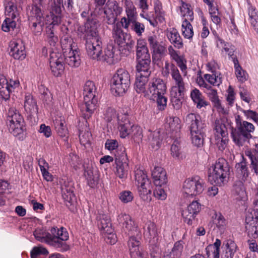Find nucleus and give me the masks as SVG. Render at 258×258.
Wrapping results in <instances>:
<instances>
[{"mask_svg": "<svg viewBox=\"0 0 258 258\" xmlns=\"http://www.w3.org/2000/svg\"><path fill=\"white\" fill-rule=\"evenodd\" d=\"M39 165L44 178L47 181H52V177L47 170L48 164L46 163L45 160H40L39 161Z\"/></svg>", "mask_w": 258, "mask_h": 258, "instance_id": "nucleus-59", "label": "nucleus"}, {"mask_svg": "<svg viewBox=\"0 0 258 258\" xmlns=\"http://www.w3.org/2000/svg\"><path fill=\"white\" fill-rule=\"evenodd\" d=\"M181 31L185 38H191L194 35L192 26L186 19H184L182 22Z\"/></svg>", "mask_w": 258, "mask_h": 258, "instance_id": "nucleus-46", "label": "nucleus"}, {"mask_svg": "<svg viewBox=\"0 0 258 258\" xmlns=\"http://www.w3.org/2000/svg\"><path fill=\"white\" fill-rule=\"evenodd\" d=\"M62 56L66 63L71 67H78L80 64L79 51L76 48L64 51Z\"/></svg>", "mask_w": 258, "mask_h": 258, "instance_id": "nucleus-21", "label": "nucleus"}, {"mask_svg": "<svg viewBox=\"0 0 258 258\" xmlns=\"http://www.w3.org/2000/svg\"><path fill=\"white\" fill-rule=\"evenodd\" d=\"M53 123L57 134L60 137L67 138L69 133L64 118L61 116L57 117L54 120Z\"/></svg>", "mask_w": 258, "mask_h": 258, "instance_id": "nucleus-31", "label": "nucleus"}, {"mask_svg": "<svg viewBox=\"0 0 258 258\" xmlns=\"http://www.w3.org/2000/svg\"><path fill=\"white\" fill-rule=\"evenodd\" d=\"M214 131L215 137H225V136H228V133L225 125L219 120L215 121Z\"/></svg>", "mask_w": 258, "mask_h": 258, "instance_id": "nucleus-48", "label": "nucleus"}, {"mask_svg": "<svg viewBox=\"0 0 258 258\" xmlns=\"http://www.w3.org/2000/svg\"><path fill=\"white\" fill-rule=\"evenodd\" d=\"M112 35L115 42L119 45L124 46L132 44L131 35L123 31L120 24H115L113 26Z\"/></svg>", "mask_w": 258, "mask_h": 258, "instance_id": "nucleus-16", "label": "nucleus"}, {"mask_svg": "<svg viewBox=\"0 0 258 258\" xmlns=\"http://www.w3.org/2000/svg\"><path fill=\"white\" fill-rule=\"evenodd\" d=\"M131 85V76L126 70L118 69L111 80V91L116 96L123 95Z\"/></svg>", "mask_w": 258, "mask_h": 258, "instance_id": "nucleus-6", "label": "nucleus"}, {"mask_svg": "<svg viewBox=\"0 0 258 258\" xmlns=\"http://www.w3.org/2000/svg\"><path fill=\"white\" fill-rule=\"evenodd\" d=\"M24 107L25 111L30 115L37 114L38 112L36 102L29 93L25 95Z\"/></svg>", "mask_w": 258, "mask_h": 258, "instance_id": "nucleus-27", "label": "nucleus"}, {"mask_svg": "<svg viewBox=\"0 0 258 258\" xmlns=\"http://www.w3.org/2000/svg\"><path fill=\"white\" fill-rule=\"evenodd\" d=\"M241 161L235 165L236 171L238 177L242 181H245L249 176V172L246 159L241 156Z\"/></svg>", "mask_w": 258, "mask_h": 258, "instance_id": "nucleus-29", "label": "nucleus"}, {"mask_svg": "<svg viewBox=\"0 0 258 258\" xmlns=\"http://www.w3.org/2000/svg\"><path fill=\"white\" fill-rule=\"evenodd\" d=\"M205 79L211 85L219 86L222 82V77L220 73L205 74Z\"/></svg>", "mask_w": 258, "mask_h": 258, "instance_id": "nucleus-47", "label": "nucleus"}, {"mask_svg": "<svg viewBox=\"0 0 258 258\" xmlns=\"http://www.w3.org/2000/svg\"><path fill=\"white\" fill-rule=\"evenodd\" d=\"M130 135L135 142L139 143L143 137L142 128L138 125H133Z\"/></svg>", "mask_w": 258, "mask_h": 258, "instance_id": "nucleus-53", "label": "nucleus"}, {"mask_svg": "<svg viewBox=\"0 0 258 258\" xmlns=\"http://www.w3.org/2000/svg\"><path fill=\"white\" fill-rule=\"evenodd\" d=\"M85 175L86 176L88 185L91 187H95L99 182V175L96 168L92 166H88L85 169Z\"/></svg>", "mask_w": 258, "mask_h": 258, "instance_id": "nucleus-28", "label": "nucleus"}, {"mask_svg": "<svg viewBox=\"0 0 258 258\" xmlns=\"http://www.w3.org/2000/svg\"><path fill=\"white\" fill-rule=\"evenodd\" d=\"M123 121L119 122V130L120 132V137L124 138L128 135H130L132 131V127L133 125L131 124L130 121L124 117Z\"/></svg>", "mask_w": 258, "mask_h": 258, "instance_id": "nucleus-40", "label": "nucleus"}, {"mask_svg": "<svg viewBox=\"0 0 258 258\" xmlns=\"http://www.w3.org/2000/svg\"><path fill=\"white\" fill-rule=\"evenodd\" d=\"M136 54L137 59L150 57L146 43L144 40L139 39L138 40Z\"/></svg>", "mask_w": 258, "mask_h": 258, "instance_id": "nucleus-34", "label": "nucleus"}, {"mask_svg": "<svg viewBox=\"0 0 258 258\" xmlns=\"http://www.w3.org/2000/svg\"><path fill=\"white\" fill-rule=\"evenodd\" d=\"M97 224L101 234L105 232H110L112 228L109 216L104 213H99L97 216Z\"/></svg>", "mask_w": 258, "mask_h": 258, "instance_id": "nucleus-25", "label": "nucleus"}, {"mask_svg": "<svg viewBox=\"0 0 258 258\" xmlns=\"http://www.w3.org/2000/svg\"><path fill=\"white\" fill-rule=\"evenodd\" d=\"M244 153L245 155L250 160V168L251 171H253L254 173L258 176V159L253 155L252 152L250 149H246Z\"/></svg>", "mask_w": 258, "mask_h": 258, "instance_id": "nucleus-49", "label": "nucleus"}, {"mask_svg": "<svg viewBox=\"0 0 258 258\" xmlns=\"http://www.w3.org/2000/svg\"><path fill=\"white\" fill-rule=\"evenodd\" d=\"M185 121L189 125L192 144L197 148L202 147L204 144V129L206 125L202 121L200 116L195 113H189L186 116Z\"/></svg>", "mask_w": 258, "mask_h": 258, "instance_id": "nucleus-3", "label": "nucleus"}, {"mask_svg": "<svg viewBox=\"0 0 258 258\" xmlns=\"http://www.w3.org/2000/svg\"><path fill=\"white\" fill-rule=\"evenodd\" d=\"M46 37L47 41L51 46L55 47L58 42V38L51 27L46 28Z\"/></svg>", "mask_w": 258, "mask_h": 258, "instance_id": "nucleus-50", "label": "nucleus"}, {"mask_svg": "<svg viewBox=\"0 0 258 258\" xmlns=\"http://www.w3.org/2000/svg\"><path fill=\"white\" fill-rule=\"evenodd\" d=\"M171 76L173 81V84L171 87L170 90L185 91V83L177 68H173V71L171 72Z\"/></svg>", "mask_w": 258, "mask_h": 258, "instance_id": "nucleus-22", "label": "nucleus"}, {"mask_svg": "<svg viewBox=\"0 0 258 258\" xmlns=\"http://www.w3.org/2000/svg\"><path fill=\"white\" fill-rule=\"evenodd\" d=\"M171 156L176 160L180 161L185 158L184 153L182 151L179 143L177 141L174 142L170 149Z\"/></svg>", "mask_w": 258, "mask_h": 258, "instance_id": "nucleus-38", "label": "nucleus"}, {"mask_svg": "<svg viewBox=\"0 0 258 258\" xmlns=\"http://www.w3.org/2000/svg\"><path fill=\"white\" fill-rule=\"evenodd\" d=\"M18 80H10L8 81L4 76L0 77V95L5 100L10 97V93L19 86Z\"/></svg>", "mask_w": 258, "mask_h": 258, "instance_id": "nucleus-14", "label": "nucleus"}, {"mask_svg": "<svg viewBox=\"0 0 258 258\" xmlns=\"http://www.w3.org/2000/svg\"><path fill=\"white\" fill-rule=\"evenodd\" d=\"M232 136L234 142L238 146H242L245 142L252 137L251 134H245L239 131L233 132Z\"/></svg>", "mask_w": 258, "mask_h": 258, "instance_id": "nucleus-43", "label": "nucleus"}, {"mask_svg": "<svg viewBox=\"0 0 258 258\" xmlns=\"http://www.w3.org/2000/svg\"><path fill=\"white\" fill-rule=\"evenodd\" d=\"M215 144L218 149L221 151H223L227 147L228 141V136H225V137H215Z\"/></svg>", "mask_w": 258, "mask_h": 258, "instance_id": "nucleus-64", "label": "nucleus"}, {"mask_svg": "<svg viewBox=\"0 0 258 258\" xmlns=\"http://www.w3.org/2000/svg\"><path fill=\"white\" fill-rule=\"evenodd\" d=\"M101 60L106 61L109 64L114 63L116 59H114V52L113 47H108L104 51V55L102 54Z\"/></svg>", "mask_w": 258, "mask_h": 258, "instance_id": "nucleus-54", "label": "nucleus"}, {"mask_svg": "<svg viewBox=\"0 0 258 258\" xmlns=\"http://www.w3.org/2000/svg\"><path fill=\"white\" fill-rule=\"evenodd\" d=\"M167 37L171 43L174 44L175 46L180 48L182 46V39L175 29H170L167 32Z\"/></svg>", "mask_w": 258, "mask_h": 258, "instance_id": "nucleus-41", "label": "nucleus"}, {"mask_svg": "<svg viewBox=\"0 0 258 258\" xmlns=\"http://www.w3.org/2000/svg\"><path fill=\"white\" fill-rule=\"evenodd\" d=\"M166 85L160 78H154L148 83L147 94L150 99L156 98L159 109L162 110L167 105V99L165 96Z\"/></svg>", "mask_w": 258, "mask_h": 258, "instance_id": "nucleus-4", "label": "nucleus"}, {"mask_svg": "<svg viewBox=\"0 0 258 258\" xmlns=\"http://www.w3.org/2000/svg\"><path fill=\"white\" fill-rule=\"evenodd\" d=\"M96 87L94 82L87 81L84 86V104L83 110V117L89 118L95 110L97 100L95 97Z\"/></svg>", "mask_w": 258, "mask_h": 258, "instance_id": "nucleus-7", "label": "nucleus"}, {"mask_svg": "<svg viewBox=\"0 0 258 258\" xmlns=\"http://www.w3.org/2000/svg\"><path fill=\"white\" fill-rule=\"evenodd\" d=\"M16 18L7 16L2 26L3 30L5 32H9L14 30L16 26V22L15 20Z\"/></svg>", "mask_w": 258, "mask_h": 258, "instance_id": "nucleus-56", "label": "nucleus"}, {"mask_svg": "<svg viewBox=\"0 0 258 258\" xmlns=\"http://www.w3.org/2000/svg\"><path fill=\"white\" fill-rule=\"evenodd\" d=\"M86 48L88 55L94 59L100 60L102 58V42L98 33V24L94 21H89L85 24Z\"/></svg>", "mask_w": 258, "mask_h": 258, "instance_id": "nucleus-2", "label": "nucleus"}, {"mask_svg": "<svg viewBox=\"0 0 258 258\" xmlns=\"http://www.w3.org/2000/svg\"><path fill=\"white\" fill-rule=\"evenodd\" d=\"M205 187L204 180L198 176L188 178L183 184V192L189 196L199 195Z\"/></svg>", "mask_w": 258, "mask_h": 258, "instance_id": "nucleus-11", "label": "nucleus"}, {"mask_svg": "<svg viewBox=\"0 0 258 258\" xmlns=\"http://www.w3.org/2000/svg\"><path fill=\"white\" fill-rule=\"evenodd\" d=\"M223 245L225 250L224 258H233L237 249L235 242L231 239H228L223 242Z\"/></svg>", "mask_w": 258, "mask_h": 258, "instance_id": "nucleus-37", "label": "nucleus"}, {"mask_svg": "<svg viewBox=\"0 0 258 258\" xmlns=\"http://www.w3.org/2000/svg\"><path fill=\"white\" fill-rule=\"evenodd\" d=\"M61 45L63 53L76 48L73 43V39L69 36H64L61 40Z\"/></svg>", "mask_w": 258, "mask_h": 258, "instance_id": "nucleus-58", "label": "nucleus"}, {"mask_svg": "<svg viewBox=\"0 0 258 258\" xmlns=\"http://www.w3.org/2000/svg\"><path fill=\"white\" fill-rule=\"evenodd\" d=\"M180 12L181 15L185 17L188 21H192L194 20V13L190 9V6L185 3H182L180 7Z\"/></svg>", "mask_w": 258, "mask_h": 258, "instance_id": "nucleus-55", "label": "nucleus"}, {"mask_svg": "<svg viewBox=\"0 0 258 258\" xmlns=\"http://www.w3.org/2000/svg\"><path fill=\"white\" fill-rule=\"evenodd\" d=\"M48 253V251L45 247L42 246H35L31 251V257L38 258L41 255H47Z\"/></svg>", "mask_w": 258, "mask_h": 258, "instance_id": "nucleus-62", "label": "nucleus"}, {"mask_svg": "<svg viewBox=\"0 0 258 258\" xmlns=\"http://www.w3.org/2000/svg\"><path fill=\"white\" fill-rule=\"evenodd\" d=\"M182 249L183 245L181 242L180 241L175 242L168 255L169 258H179L181 255Z\"/></svg>", "mask_w": 258, "mask_h": 258, "instance_id": "nucleus-57", "label": "nucleus"}, {"mask_svg": "<svg viewBox=\"0 0 258 258\" xmlns=\"http://www.w3.org/2000/svg\"><path fill=\"white\" fill-rule=\"evenodd\" d=\"M137 18L131 17L129 16H124L121 18L120 22L116 24H120V27L123 28L126 30L131 29L135 23Z\"/></svg>", "mask_w": 258, "mask_h": 258, "instance_id": "nucleus-52", "label": "nucleus"}, {"mask_svg": "<svg viewBox=\"0 0 258 258\" xmlns=\"http://www.w3.org/2000/svg\"><path fill=\"white\" fill-rule=\"evenodd\" d=\"M151 176L156 186H162L167 182L166 172L161 166H155L152 170Z\"/></svg>", "mask_w": 258, "mask_h": 258, "instance_id": "nucleus-19", "label": "nucleus"}, {"mask_svg": "<svg viewBox=\"0 0 258 258\" xmlns=\"http://www.w3.org/2000/svg\"><path fill=\"white\" fill-rule=\"evenodd\" d=\"M238 130L242 133L251 134V133L253 132L254 131V126L250 122L247 121H243L240 123Z\"/></svg>", "mask_w": 258, "mask_h": 258, "instance_id": "nucleus-60", "label": "nucleus"}, {"mask_svg": "<svg viewBox=\"0 0 258 258\" xmlns=\"http://www.w3.org/2000/svg\"><path fill=\"white\" fill-rule=\"evenodd\" d=\"M245 229L248 235L252 238H256L258 232V216L255 212H248L245 217Z\"/></svg>", "mask_w": 258, "mask_h": 258, "instance_id": "nucleus-15", "label": "nucleus"}, {"mask_svg": "<svg viewBox=\"0 0 258 258\" xmlns=\"http://www.w3.org/2000/svg\"><path fill=\"white\" fill-rule=\"evenodd\" d=\"M160 232L156 224L149 221L145 227L144 235L149 239V242L152 244H156L159 239L158 234Z\"/></svg>", "mask_w": 258, "mask_h": 258, "instance_id": "nucleus-20", "label": "nucleus"}, {"mask_svg": "<svg viewBox=\"0 0 258 258\" xmlns=\"http://www.w3.org/2000/svg\"><path fill=\"white\" fill-rule=\"evenodd\" d=\"M55 14L53 11L50 13L49 15H48L45 19V24H49L46 28L51 27L52 29H53L54 26L58 25L61 22V8L58 7L55 8Z\"/></svg>", "mask_w": 258, "mask_h": 258, "instance_id": "nucleus-30", "label": "nucleus"}, {"mask_svg": "<svg viewBox=\"0 0 258 258\" xmlns=\"http://www.w3.org/2000/svg\"><path fill=\"white\" fill-rule=\"evenodd\" d=\"M116 164L115 174L120 179L127 178L130 169L126 155H122L120 158L116 157L115 160Z\"/></svg>", "mask_w": 258, "mask_h": 258, "instance_id": "nucleus-18", "label": "nucleus"}, {"mask_svg": "<svg viewBox=\"0 0 258 258\" xmlns=\"http://www.w3.org/2000/svg\"><path fill=\"white\" fill-rule=\"evenodd\" d=\"M64 58L61 52L54 49L50 53L49 66L52 74L55 77H60L63 73Z\"/></svg>", "mask_w": 258, "mask_h": 258, "instance_id": "nucleus-12", "label": "nucleus"}, {"mask_svg": "<svg viewBox=\"0 0 258 258\" xmlns=\"http://www.w3.org/2000/svg\"><path fill=\"white\" fill-rule=\"evenodd\" d=\"M135 183L140 198L144 201L150 202L152 185L146 173L139 168L135 171Z\"/></svg>", "mask_w": 258, "mask_h": 258, "instance_id": "nucleus-9", "label": "nucleus"}, {"mask_svg": "<svg viewBox=\"0 0 258 258\" xmlns=\"http://www.w3.org/2000/svg\"><path fill=\"white\" fill-rule=\"evenodd\" d=\"M35 238L41 242H45L48 244L50 239V233H48L44 228H38L34 232Z\"/></svg>", "mask_w": 258, "mask_h": 258, "instance_id": "nucleus-45", "label": "nucleus"}, {"mask_svg": "<svg viewBox=\"0 0 258 258\" xmlns=\"http://www.w3.org/2000/svg\"><path fill=\"white\" fill-rule=\"evenodd\" d=\"M162 137L159 131L151 133L149 138V143L154 150H158L161 146Z\"/></svg>", "mask_w": 258, "mask_h": 258, "instance_id": "nucleus-36", "label": "nucleus"}, {"mask_svg": "<svg viewBox=\"0 0 258 258\" xmlns=\"http://www.w3.org/2000/svg\"><path fill=\"white\" fill-rule=\"evenodd\" d=\"M215 223L217 228L221 232H224L227 222L224 216L221 213L216 215Z\"/></svg>", "mask_w": 258, "mask_h": 258, "instance_id": "nucleus-61", "label": "nucleus"}, {"mask_svg": "<svg viewBox=\"0 0 258 258\" xmlns=\"http://www.w3.org/2000/svg\"><path fill=\"white\" fill-rule=\"evenodd\" d=\"M184 91L170 90L171 102L173 107L179 109L182 105Z\"/></svg>", "mask_w": 258, "mask_h": 258, "instance_id": "nucleus-35", "label": "nucleus"}, {"mask_svg": "<svg viewBox=\"0 0 258 258\" xmlns=\"http://www.w3.org/2000/svg\"><path fill=\"white\" fill-rule=\"evenodd\" d=\"M5 14L7 17L17 18L19 15L17 6L12 0H5Z\"/></svg>", "mask_w": 258, "mask_h": 258, "instance_id": "nucleus-39", "label": "nucleus"}, {"mask_svg": "<svg viewBox=\"0 0 258 258\" xmlns=\"http://www.w3.org/2000/svg\"><path fill=\"white\" fill-rule=\"evenodd\" d=\"M124 8L126 16L137 18L136 8L131 0H125Z\"/></svg>", "mask_w": 258, "mask_h": 258, "instance_id": "nucleus-51", "label": "nucleus"}, {"mask_svg": "<svg viewBox=\"0 0 258 258\" xmlns=\"http://www.w3.org/2000/svg\"><path fill=\"white\" fill-rule=\"evenodd\" d=\"M24 119L14 107H11L7 113L6 124L9 131L20 140L25 138L23 128Z\"/></svg>", "mask_w": 258, "mask_h": 258, "instance_id": "nucleus-5", "label": "nucleus"}, {"mask_svg": "<svg viewBox=\"0 0 258 258\" xmlns=\"http://www.w3.org/2000/svg\"><path fill=\"white\" fill-rule=\"evenodd\" d=\"M182 216L185 222L187 223L188 225H191L192 221L195 219L197 216L192 213L191 212L189 211L186 208L183 210Z\"/></svg>", "mask_w": 258, "mask_h": 258, "instance_id": "nucleus-63", "label": "nucleus"}, {"mask_svg": "<svg viewBox=\"0 0 258 258\" xmlns=\"http://www.w3.org/2000/svg\"><path fill=\"white\" fill-rule=\"evenodd\" d=\"M62 197L66 203L72 204L76 200L74 187L71 182H65L61 186Z\"/></svg>", "mask_w": 258, "mask_h": 258, "instance_id": "nucleus-26", "label": "nucleus"}, {"mask_svg": "<svg viewBox=\"0 0 258 258\" xmlns=\"http://www.w3.org/2000/svg\"><path fill=\"white\" fill-rule=\"evenodd\" d=\"M69 237V233L63 227H53L50 230V239L48 245L52 246L60 251H66L70 246L66 242Z\"/></svg>", "mask_w": 258, "mask_h": 258, "instance_id": "nucleus-10", "label": "nucleus"}, {"mask_svg": "<svg viewBox=\"0 0 258 258\" xmlns=\"http://www.w3.org/2000/svg\"><path fill=\"white\" fill-rule=\"evenodd\" d=\"M34 5H33L27 14L29 20L31 22L32 27L36 28L37 25L40 26V29L44 25L43 22V17L40 6L42 5L43 0H33Z\"/></svg>", "mask_w": 258, "mask_h": 258, "instance_id": "nucleus-13", "label": "nucleus"}, {"mask_svg": "<svg viewBox=\"0 0 258 258\" xmlns=\"http://www.w3.org/2000/svg\"><path fill=\"white\" fill-rule=\"evenodd\" d=\"M233 61L234 64L235 75L238 80L241 82H244L248 78L247 73L242 69L238 63V59L233 58Z\"/></svg>", "mask_w": 258, "mask_h": 258, "instance_id": "nucleus-42", "label": "nucleus"}, {"mask_svg": "<svg viewBox=\"0 0 258 258\" xmlns=\"http://www.w3.org/2000/svg\"><path fill=\"white\" fill-rule=\"evenodd\" d=\"M138 64L137 70L138 74H142V76H149L150 75L149 68L151 62L150 57L145 58L137 59Z\"/></svg>", "mask_w": 258, "mask_h": 258, "instance_id": "nucleus-32", "label": "nucleus"}, {"mask_svg": "<svg viewBox=\"0 0 258 258\" xmlns=\"http://www.w3.org/2000/svg\"><path fill=\"white\" fill-rule=\"evenodd\" d=\"M228 167L226 161L219 158L209 169L208 179L212 184L221 186L224 184L227 174Z\"/></svg>", "mask_w": 258, "mask_h": 258, "instance_id": "nucleus-8", "label": "nucleus"}, {"mask_svg": "<svg viewBox=\"0 0 258 258\" xmlns=\"http://www.w3.org/2000/svg\"><path fill=\"white\" fill-rule=\"evenodd\" d=\"M221 244V240L216 239L213 245L208 246L205 249L207 258H219Z\"/></svg>", "mask_w": 258, "mask_h": 258, "instance_id": "nucleus-33", "label": "nucleus"}, {"mask_svg": "<svg viewBox=\"0 0 258 258\" xmlns=\"http://www.w3.org/2000/svg\"><path fill=\"white\" fill-rule=\"evenodd\" d=\"M166 127L171 132H178L181 127L180 119L177 117H168Z\"/></svg>", "mask_w": 258, "mask_h": 258, "instance_id": "nucleus-44", "label": "nucleus"}, {"mask_svg": "<svg viewBox=\"0 0 258 258\" xmlns=\"http://www.w3.org/2000/svg\"><path fill=\"white\" fill-rule=\"evenodd\" d=\"M118 221L122 224L124 231L130 235L127 246L131 258H148V254L142 249L141 242L138 238L140 232L131 216L121 214L118 216Z\"/></svg>", "mask_w": 258, "mask_h": 258, "instance_id": "nucleus-1", "label": "nucleus"}, {"mask_svg": "<svg viewBox=\"0 0 258 258\" xmlns=\"http://www.w3.org/2000/svg\"><path fill=\"white\" fill-rule=\"evenodd\" d=\"M122 12V8L115 2H107L104 8V14L107 17L115 18Z\"/></svg>", "mask_w": 258, "mask_h": 258, "instance_id": "nucleus-24", "label": "nucleus"}, {"mask_svg": "<svg viewBox=\"0 0 258 258\" xmlns=\"http://www.w3.org/2000/svg\"><path fill=\"white\" fill-rule=\"evenodd\" d=\"M8 51L10 56L16 59H23L26 56L25 48L20 40H13L10 42Z\"/></svg>", "mask_w": 258, "mask_h": 258, "instance_id": "nucleus-17", "label": "nucleus"}, {"mask_svg": "<svg viewBox=\"0 0 258 258\" xmlns=\"http://www.w3.org/2000/svg\"><path fill=\"white\" fill-rule=\"evenodd\" d=\"M148 76H142V74H137L136 75L135 89L138 93L142 94L148 98L147 94L148 90Z\"/></svg>", "mask_w": 258, "mask_h": 258, "instance_id": "nucleus-23", "label": "nucleus"}]
</instances>
